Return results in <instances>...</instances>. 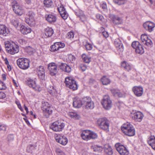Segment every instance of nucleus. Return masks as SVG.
<instances>
[{"instance_id":"26","label":"nucleus","mask_w":155,"mask_h":155,"mask_svg":"<svg viewBox=\"0 0 155 155\" xmlns=\"http://www.w3.org/2000/svg\"><path fill=\"white\" fill-rule=\"evenodd\" d=\"M37 71L39 78L42 80H44L45 79V72L43 66H40L37 68Z\"/></svg>"},{"instance_id":"19","label":"nucleus","mask_w":155,"mask_h":155,"mask_svg":"<svg viewBox=\"0 0 155 155\" xmlns=\"http://www.w3.org/2000/svg\"><path fill=\"white\" fill-rule=\"evenodd\" d=\"M132 91L134 94L138 97L141 96L143 92V88L140 86L134 87L132 88Z\"/></svg>"},{"instance_id":"23","label":"nucleus","mask_w":155,"mask_h":155,"mask_svg":"<svg viewBox=\"0 0 155 155\" xmlns=\"http://www.w3.org/2000/svg\"><path fill=\"white\" fill-rule=\"evenodd\" d=\"M143 116V115L142 112L137 111L134 113L132 117L135 121L140 122L142 120Z\"/></svg>"},{"instance_id":"64","label":"nucleus","mask_w":155,"mask_h":155,"mask_svg":"<svg viewBox=\"0 0 155 155\" xmlns=\"http://www.w3.org/2000/svg\"><path fill=\"white\" fill-rule=\"evenodd\" d=\"M25 3L28 5H31L32 3L31 0H25Z\"/></svg>"},{"instance_id":"25","label":"nucleus","mask_w":155,"mask_h":155,"mask_svg":"<svg viewBox=\"0 0 155 155\" xmlns=\"http://www.w3.org/2000/svg\"><path fill=\"white\" fill-rule=\"evenodd\" d=\"M9 33V30L6 26L4 25H0V35L6 36Z\"/></svg>"},{"instance_id":"40","label":"nucleus","mask_w":155,"mask_h":155,"mask_svg":"<svg viewBox=\"0 0 155 155\" xmlns=\"http://www.w3.org/2000/svg\"><path fill=\"white\" fill-rule=\"evenodd\" d=\"M48 92L53 96L55 95L57 93L56 90L53 86H49L48 88Z\"/></svg>"},{"instance_id":"32","label":"nucleus","mask_w":155,"mask_h":155,"mask_svg":"<svg viewBox=\"0 0 155 155\" xmlns=\"http://www.w3.org/2000/svg\"><path fill=\"white\" fill-rule=\"evenodd\" d=\"M147 142L152 148L155 150V137L153 136L150 137L148 139Z\"/></svg>"},{"instance_id":"22","label":"nucleus","mask_w":155,"mask_h":155,"mask_svg":"<svg viewBox=\"0 0 155 155\" xmlns=\"http://www.w3.org/2000/svg\"><path fill=\"white\" fill-rule=\"evenodd\" d=\"M141 40L144 44L147 46H150L152 44L151 40L149 38L146 34H143L141 35Z\"/></svg>"},{"instance_id":"8","label":"nucleus","mask_w":155,"mask_h":155,"mask_svg":"<svg viewBox=\"0 0 155 155\" xmlns=\"http://www.w3.org/2000/svg\"><path fill=\"white\" fill-rule=\"evenodd\" d=\"M11 5L16 14L20 15L23 14V7L21 5H19L17 1H12L11 2Z\"/></svg>"},{"instance_id":"17","label":"nucleus","mask_w":155,"mask_h":155,"mask_svg":"<svg viewBox=\"0 0 155 155\" xmlns=\"http://www.w3.org/2000/svg\"><path fill=\"white\" fill-rule=\"evenodd\" d=\"M57 9L61 17L64 19H66L68 17V14L63 5L60 4L58 5Z\"/></svg>"},{"instance_id":"39","label":"nucleus","mask_w":155,"mask_h":155,"mask_svg":"<svg viewBox=\"0 0 155 155\" xmlns=\"http://www.w3.org/2000/svg\"><path fill=\"white\" fill-rule=\"evenodd\" d=\"M101 81L104 85H107L109 84L111 81L110 79L106 76H103L101 79Z\"/></svg>"},{"instance_id":"18","label":"nucleus","mask_w":155,"mask_h":155,"mask_svg":"<svg viewBox=\"0 0 155 155\" xmlns=\"http://www.w3.org/2000/svg\"><path fill=\"white\" fill-rule=\"evenodd\" d=\"M143 25L146 30L151 32L154 30L155 27V24L150 21H147L143 24Z\"/></svg>"},{"instance_id":"37","label":"nucleus","mask_w":155,"mask_h":155,"mask_svg":"<svg viewBox=\"0 0 155 155\" xmlns=\"http://www.w3.org/2000/svg\"><path fill=\"white\" fill-rule=\"evenodd\" d=\"M36 147L37 144L36 143L29 144L28 146L26 149V150L28 152L32 153L33 151L36 149Z\"/></svg>"},{"instance_id":"2","label":"nucleus","mask_w":155,"mask_h":155,"mask_svg":"<svg viewBox=\"0 0 155 155\" xmlns=\"http://www.w3.org/2000/svg\"><path fill=\"white\" fill-rule=\"evenodd\" d=\"M121 129L123 132L129 136H132L135 134L134 128L132 124L127 122L123 124Z\"/></svg>"},{"instance_id":"9","label":"nucleus","mask_w":155,"mask_h":155,"mask_svg":"<svg viewBox=\"0 0 155 155\" xmlns=\"http://www.w3.org/2000/svg\"><path fill=\"white\" fill-rule=\"evenodd\" d=\"M103 108L106 110H110L112 105V102L108 95H104L101 101Z\"/></svg>"},{"instance_id":"57","label":"nucleus","mask_w":155,"mask_h":155,"mask_svg":"<svg viewBox=\"0 0 155 155\" xmlns=\"http://www.w3.org/2000/svg\"><path fill=\"white\" fill-rule=\"evenodd\" d=\"M57 155H65L64 153L61 150L58 149L57 150Z\"/></svg>"},{"instance_id":"4","label":"nucleus","mask_w":155,"mask_h":155,"mask_svg":"<svg viewBox=\"0 0 155 155\" xmlns=\"http://www.w3.org/2000/svg\"><path fill=\"white\" fill-rule=\"evenodd\" d=\"M17 64L18 67L23 70L28 69L30 66V61L26 58H21L17 61Z\"/></svg>"},{"instance_id":"7","label":"nucleus","mask_w":155,"mask_h":155,"mask_svg":"<svg viewBox=\"0 0 155 155\" xmlns=\"http://www.w3.org/2000/svg\"><path fill=\"white\" fill-rule=\"evenodd\" d=\"M26 83L28 86L35 91L39 92L42 90V88L36 84L35 79L28 78L26 81Z\"/></svg>"},{"instance_id":"38","label":"nucleus","mask_w":155,"mask_h":155,"mask_svg":"<svg viewBox=\"0 0 155 155\" xmlns=\"http://www.w3.org/2000/svg\"><path fill=\"white\" fill-rule=\"evenodd\" d=\"M68 114L69 117L75 120H78L80 118V115L76 112H69Z\"/></svg>"},{"instance_id":"35","label":"nucleus","mask_w":155,"mask_h":155,"mask_svg":"<svg viewBox=\"0 0 155 155\" xmlns=\"http://www.w3.org/2000/svg\"><path fill=\"white\" fill-rule=\"evenodd\" d=\"M121 66L127 71L131 70L133 67L131 64L126 61H124L122 63Z\"/></svg>"},{"instance_id":"44","label":"nucleus","mask_w":155,"mask_h":155,"mask_svg":"<svg viewBox=\"0 0 155 155\" xmlns=\"http://www.w3.org/2000/svg\"><path fill=\"white\" fill-rule=\"evenodd\" d=\"M111 91L113 95L115 96L121 97L122 96L119 91L117 90L113 89L111 90Z\"/></svg>"},{"instance_id":"36","label":"nucleus","mask_w":155,"mask_h":155,"mask_svg":"<svg viewBox=\"0 0 155 155\" xmlns=\"http://www.w3.org/2000/svg\"><path fill=\"white\" fill-rule=\"evenodd\" d=\"M104 149L105 153L108 155H111L113 154L112 148L109 145H105L104 146Z\"/></svg>"},{"instance_id":"55","label":"nucleus","mask_w":155,"mask_h":155,"mask_svg":"<svg viewBox=\"0 0 155 155\" xmlns=\"http://www.w3.org/2000/svg\"><path fill=\"white\" fill-rule=\"evenodd\" d=\"M74 36V33L72 31L69 32L67 34V37L68 38H73Z\"/></svg>"},{"instance_id":"27","label":"nucleus","mask_w":155,"mask_h":155,"mask_svg":"<svg viewBox=\"0 0 155 155\" xmlns=\"http://www.w3.org/2000/svg\"><path fill=\"white\" fill-rule=\"evenodd\" d=\"M82 100L78 97L75 98L73 100V105L74 107L79 108L82 106Z\"/></svg>"},{"instance_id":"21","label":"nucleus","mask_w":155,"mask_h":155,"mask_svg":"<svg viewBox=\"0 0 155 155\" xmlns=\"http://www.w3.org/2000/svg\"><path fill=\"white\" fill-rule=\"evenodd\" d=\"M115 45L119 53L122 52L124 50V46L121 41L119 38L116 39L114 41Z\"/></svg>"},{"instance_id":"13","label":"nucleus","mask_w":155,"mask_h":155,"mask_svg":"<svg viewBox=\"0 0 155 155\" xmlns=\"http://www.w3.org/2000/svg\"><path fill=\"white\" fill-rule=\"evenodd\" d=\"M35 14L32 11H29L25 18V21L28 25L32 26L35 24Z\"/></svg>"},{"instance_id":"48","label":"nucleus","mask_w":155,"mask_h":155,"mask_svg":"<svg viewBox=\"0 0 155 155\" xmlns=\"http://www.w3.org/2000/svg\"><path fill=\"white\" fill-rule=\"evenodd\" d=\"M93 149L95 151H97L101 152L103 149V148L101 146H99L97 145H94L93 147Z\"/></svg>"},{"instance_id":"60","label":"nucleus","mask_w":155,"mask_h":155,"mask_svg":"<svg viewBox=\"0 0 155 155\" xmlns=\"http://www.w3.org/2000/svg\"><path fill=\"white\" fill-rule=\"evenodd\" d=\"M80 68L83 71H85L87 69V66L84 64H81L80 66Z\"/></svg>"},{"instance_id":"15","label":"nucleus","mask_w":155,"mask_h":155,"mask_svg":"<svg viewBox=\"0 0 155 155\" xmlns=\"http://www.w3.org/2000/svg\"><path fill=\"white\" fill-rule=\"evenodd\" d=\"M55 138L57 142L63 145H66L68 142L67 138L62 134H56Z\"/></svg>"},{"instance_id":"62","label":"nucleus","mask_w":155,"mask_h":155,"mask_svg":"<svg viewBox=\"0 0 155 155\" xmlns=\"http://www.w3.org/2000/svg\"><path fill=\"white\" fill-rule=\"evenodd\" d=\"M6 129V126L4 125H0V130H2L3 131H5Z\"/></svg>"},{"instance_id":"61","label":"nucleus","mask_w":155,"mask_h":155,"mask_svg":"<svg viewBox=\"0 0 155 155\" xmlns=\"http://www.w3.org/2000/svg\"><path fill=\"white\" fill-rule=\"evenodd\" d=\"M5 94L2 92H0V98L2 99L5 97Z\"/></svg>"},{"instance_id":"3","label":"nucleus","mask_w":155,"mask_h":155,"mask_svg":"<svg viewBox=\"0 0 155 155\" xmlns=\"http://www.w3.org/2000/svg\"><path fill=\"white\" fill-rule=\"evenodd\" d=\"M65 124L60 120H56L51 124L50 128L55 132L61 131L65 127Z\"/></svg>"},{"instance_id":"16","label":"nucleus","mask_w":155,"mask_h":155,"mask_svg":"<svg viewBox=\"0 0 155 155\" xmlns=\"http://www.w3.org/2000/svg\"><path fill=\"white\" fill-rule=\"evenodd\" d=\"M48 69L49 71L50 74L52 76L55 75L58 72L57 66L54 62L49 64L48 65Z\"/></svg>"},{"instance_id":"54","label":"nucleus","mask_w":155,"mask_h":155,"mask_svg":"<svg viewBox=\"0 0 155 155\" xmlns=\"http://www.w3.org/2000/svg\"><path fill=\"white\" fill-rule=\"evenodd\" d=\"M6 86L5 84L2 81H0V90L5 89Z\"/></svg>"},{"instance_id":"30","label":"nucleus","mask_w":155,"mask_h":155,"mask_svg":"<svg viewBox=\"0 0 155 155\" xmlns=\"http://www.w3.org/2000/svg\"><path fill=\"white\" fill-rule=\"evenodd\" d=\"M147 142L152 148L155 150V137L153 136L150 137L148 139Z\"/></svg>"},{"instance_id":"14","label":"nucleus","mask_w":155,"mask_h":155,"mask_svg":"<svg viewBox=\"0 0 155 155\" xmlns=\"http://www.w3.org/2000/svg\"><path fill=\"white\" fill-rule=\"evenodd\" d=\"M65 44L61 42H56L50 47V51L54 52L58 51L60 49L64 48L65 47Z\"/></svg>"},{"instance_id":"24","label":"nucleus","mask_w":155,"mask_h":155,"mask_svg":"<svg viewBox=\"0 0 155 155\" xmlns=\"http://www.w3.org/2000/svg\"><path fill=\"white\" fill-rule=\"evenodd\" d=\"M46 20L49 23H53L57 20L56 15L53 14H49L45 15Z\"/></svg>"},{"instance_id":"43","label":"nucleus","mask_w":155,"mask_h":155,"mask_svg":"<svg viewBox=\"0 0 155 155\" xmlns=\"http://www.w3.org/2000/svg\"><path fill=\"white\" fill-rule=\"evenodd\" d=\"M91 100V98L89 97H84L82 99V104L85 105L86 107V105Z\"/></svg>"},{"instance_id":"59","label":"nucleus","mask_w":155,"mask_h":155,"mask_svg":"<svg viewBox=\"0 0 155 155\" xmlns=\"http://www.w3.org/2000/svg\"><path fill=\"white\" fill-rule=\"evenodd\" d=\"M12 25L16 28L18 26V23L17 21H15V20L14 21H12Z\"/></svg>"},{"instance_id":"12","label":"nucleus","mask_w":155,"mask_h":155,"mask_svg":"<svg viewBox=\"0 0 155 155\" xmlns=\"http://www.w3.org/2000/svg\"><path fill=\"white\" fill-rule=\"evenodd\" d=\"M115 146L117 151L120 155H128L129 154V151L127 148L120 143H116Z\"/></svg>"},{"instance_id":"1","label":"nucleus","mask_w":155,"mask_h":155,"mask_svg":"<svg viewBox=\"0 0 155 155\" xmlns=\"http://www.w3.org/2000/svg\"><path fill=\"white\" fill-rule=\"evenodd\" d=\"M5 45L7 52L11 54H14L19 51L18 46L14 42L7 41L5 43Z\"/></svg>"},{"instance_id":"6","label":"nucleus","mask_w":155,"mask_h":155,"mask_svg":"<svg viewBox=\"0 0 155 155\" xmlns=\"http://www.w3.org/2000/svg\"><path fill=\"white\" fill-rule=\"evenodd\" d=\"M41 108L46 117H48L49 115L52 114V111L51 105L48 102L43 101Z\"/></svg>"},{"instance_id":"46","label":"nucleus","mask_w":155,"mask_h":155,"mask_svg":"<svg viewBox=\"0 0 155 155\" xmlns=\"http://www.w3.org/2000/svg\"><path fill=\"white\" fill-rule=\"evenodd\" d=\"M43 3L45 6L48 8L51 7L53 4L51 0H44Z\"/></svg>"},{"instance_id":"28","label":"nucleus","mask_w":155,"mask_h":155,"mask_svg":"<svg viewBox=\"0 0 155 155\" xmlns=\"http://www.w3.org/2000/svg\"><path fill=\"white\" fill-rule=\"evenodd\" d=\"M54 33V30L51 28L48 27L45 29V34L46 38L51 37Z\"/></svg>"},{"instance_id":"20","label":"nucleus","mask_w":155,"mask_h":155,"mask_svg":"<svg viewBox=\"0 0 155 155\" xmlns=\"http://www.w3.org/2000/svg\"><path fill=\"white\" fill-rule=\"evenodd\" d=\"M75 14L79 17L81 21L84 23L87 21V17L84 15L83 12L81 10H78L75 12Z\"/></svg>"},{"instance_id":"11","label":"nucleus","mask_w":155,"mask_h":155,"mask_svg":"<svg viewBox=\"0 0 155 155\" xmlns=\"http://www.w3.org/2000/svg\"><path fill=\"white\" fill-rule=\"evenodd\" d=\"M97 123L101 129L105 130L109 129V121L106 118L99 119L97 121Z\"/></svg>"},{"instance_id":"34","label":"nucleus","mask_w":155,"mask_h":155,"mask_svg":"<svg viewBox=\"0 0 155 155\" xmlns=\"http://www.w3.org/2000/svg\"><path fill=\"white\" fill-rule=\"evenodd\" d=\"M60 68L62 71L67 73L70 72L71 71V67L66 64L62 63Z\"/></svg>"},{"instance_id":"45","label":"nucleus","mask_w":155,"mask_h":155,"mask_svg":"<svg viewBox=\"0 0 155 155\" xmlns=\"http://www.w3.org/2000/svg\"><path fill=\"white\" fill-rule=\"evenodd\" d=\"M136 52L140 54H143L144 52V48L143 46L141 45L135 50Z\"/></svg>"},{"instance_id":"31","label":"nucleus","mask_w":155,"mask_h":155,"mask_svg":"<svg viewBox=\"0 0 155 155\" xmlns=\"http://www.w3.org/2000/svg\"><path fill=\"white\" fill-rule=\"evenodd\" d=\"M147 142L152 148L155 150V137L153 136L150 137L148 139Z\"/></svg>"},{"instance_id":"50","label":"nucleus","mask_w":155,"mask_h":155,"mask_svg":"<svg viewBox=\"0 0 155 155\" xmlns=\"http://www.w3.org/2000/svg\"><path fill=\"white\" fill-rule=\"evenodd\" d=\"M139 45H141L139 42L138 41H134L132 43V46L134 48L135 50L139 46Z\"/></svg>"},{"instance_id":"52","label":"nucleus","mask_w":155,"mask_h":155,"mask_svg":"<svg viewBox=\"0 0 155 155\" xmlns=\"http://www.w3.org/2000/svg\"><path fill=\"white\" fill-rule=\"evenodd\" d=\"M85 47L87 50H91L93 48L92 45L87 42H86Z\"/></svg>"},{"instance_id":"49","label":"nucleus","mask_w":155,"mask_h":155,"mask_svg":"<svg viewBox=\"0 0 155 155\" xmlns=\"http://www.w3.org/2000/svg\"><path fill=\"white\" fill-rule=\"evenodd\" d=\"M94 107V103L92 100L89 102L86 105V108L87 109H92Z\"/></svg>"},{"instance_id":"58","label":"nucleus","mask_w":155,"mask_h":155,"mask_svg":"<svg viewBox=\"0 0 155 155\" xmlns=\"http://www.w3.org/2000/svg\"><path fill=\"white\" fill-rule=\"evenodd\" d=\"M18 42L21 44H25L26 41L23 39H21L19 40Z\"/></svg>"},{"instance_id":"51","label":"nucleus","mask_w":155,"mask_h":155,"mask_svg":"<svg viewBox=\"0 0 155 155\" xmlns=\"http://www.w3.org/2000/svg\"><path fill=\"white\" fill-rule=\"evenodd\" d=\"M68 61H69L70 62L72 63H73L75 61V58L74 56L71 54H69L68 55Z\"/></svg>"},{"instance_id":"33","label":"nucleus","mask_w":155,"mask_h":155,"mask_svg":"<svg viewBox=\"0 0 155 155\" xmlns=\"http://www.w3.org/2000/svg\"><path fill=\"white\" fill-rule=\"evenodd\" d=\"M60 68L62 71L67 73L70 72L71 71V67L66 64L62 63Z\"/></svg>"},{"instance_id":"5","label":"nucleus","mask_w":155,"mask_h":155,"mask_svg":"<svg viewBox=\"0 0 155 155\" xmlns=\"http://www.w3.org/2000/svg\"><path fill=\"white\" fill-rule=\"evenodd\" d=\"M81 137L83 140H88L91 139L97 138V135L96 134L93 132L88 130H85L82 132Z\"/></svg>"},{"instance_id":"29","label":"nucleus","mask_w":155,"mask_h":155,"mask_svg":"<svg viewBox=\"0 0 155 155\" xmlns=\"http://www.w3.org/2000/svg\"><path fill=\"white\" fill-rule=\"evenodd\" d=\"M20 30L21 33L24 35H27L31 31V29L30 28L23 25L21 26Z\"/></svg>"},{"instance_id":"47","label":"nucleus","mask_w":155,"mask_h":155,"mask_svg":"<svg viewBox=\"0 0 155 155\" xmlns=\"http://www.w3.org/2000/svg\"><path fill=\"white\" fill-rule=\"evenodd\" d=\"M113 1L115 4L120 5L124 4L127 0H113Z\"/></svg>"},{"instance_id":"41","label":"nucleus","mask_w":155,"mask_h":155,"mask_svg":"<svg viewBox=\"0 0 155 155\" xmlns=\"http://www.w3.org/2000/svg\"><path fill=\"white\" fill-rule=\"evenodd\" d=\"M112 16L113 18V21L114 23L116 25H118L121 23L122 20L120 17L116 16L114 15H113Z\"/></svg>"},{"instance_id":"63","label":"nucleus","mask_w":155,"mask_h":155,"mask_svg":"<svg viewBox=\"0 0 155 155\" xmlns=\"http://www.w3.org/2000/svg\"><path fill=\"white\" fill-rule=\"evenodd\" d=\"M102 35L105 38L108 37L109 36V34L106 31H103L102 33Z\"/></svg>"},{"instance_id":"56","label":"nucleus","mask_w":155,"mask_h":155,"mask_svg":"<svg viewBox=\"0 0 155 155\" xmlns=\"http://www.w3.org/2000/svg\"><path fill=\"white\" fill-rule=\"evenodd\" d=\"M100 6L103 9H106L107 8L106 3L105 2H103L100 4Z\"/></svg>"},{"instance_id":"42","label":"nucleus","mask_w":155,"mask_h":155,"mask_svg":"<svg viewBox=\"0 0 155 155\" xmlns=\"http://www.w3.org/2000/svg\"><path fill=\"white\" fill-rule=\"evenodd\" d=\"M82 57L83 61L85 63H89L91 61V57L89 56L83 54L82 55Z\"/></svg>"},{"instance_id":"53","label":"nucleus","mask_w":155,"mask_h":155,"mask_svg":"<svg viewBox=\"0 0 155 155\" xmlns=\"http://www.w3.org/2000/svg\"><path fill=\"white\" fill-rule=\"evenodd\" d=\"M96 17L97 18L101 21H103L104 19L103 16L99 14H96Z\"/></svg>"},{"instance_id":"10","label":"nucleus","mask_w":155,"mask_h":155,"mask_svg":"<svg viewBox=\"0 0 155 155\" xmlns=\"http://www.w3.org/2000/svg\"><path fill=\"white\" fill-rule=\"evenodd\" d=\"M65 83L67 86L73 90H77L78 88L76 81L71 77H67L65 79Z\"/></svg>"}]
</instances>
